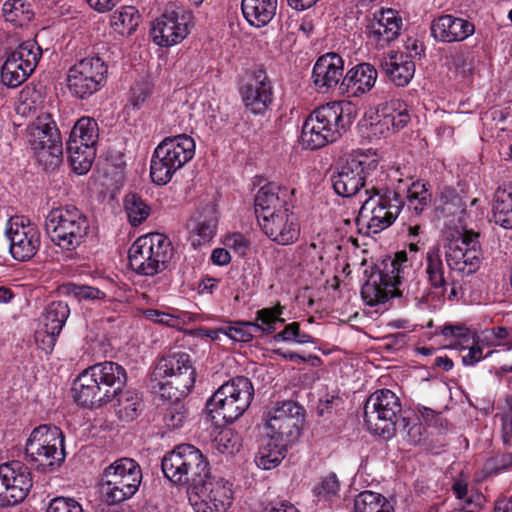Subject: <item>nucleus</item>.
<instances>
[{
  "instance_id": "nucleus-1",
  "label": "nucleus",
  "mask_w": 512,
  "mask_h": 512,
  "mask_svg": "<svg viewBox=\"0 0 512 512\" xmlns=\"http://www.w3.org/2000/svg\"><path fill=\"white\" fill-rule=\"evenodd\" d=\"M355 117V106L348 101L330 102L316 108L302 126V145L315 150L335 142Z\"/></svg>"
},
{
  "instance_id": "nucleus-2",
  "label": "nucleus",
  "mask_w": 512,
  "mask_h": 512,
  "mask_svg": "<svg viewBox=\"0 0 512 512\" xmlns=\"http://www.w3.org/2000/svg\"><path fill=\"white\" fill-rule=\"evenodd\" d=\"M126 370L118 363L104 361L82 371L75 380L73 391L77 404L101 407L113 400L116 390L126 384Z\"/></svg>"
},
{
  "instance_id": "nucleus-3",
  "label": "nucleus",
  "mask_w": 512,
  "mask_h": 512,
  "mask_svg": "<svg viewBox=\"0 0 512 512\" xmlns=\"http://www.w3.org/2000/svg\"><path fill=\"white\" fill-rule=\"evenodd\" d=\"M365 195L368 197L359 210L357 225L366 235L378 234L395 222L404 202L399 193L387 187L366 188Z\"/></svg>"
},
{
  "instance_id": "nucleus-4",
  "label": "nucleus",
  "mask_w": 512,
  "mask_h": 512,
  "mask_svg": "<svg viewBox=\"0 0 512 512\" xmlns=\"http://www.w3.org/2000/svg\"><path fill=\"white\" fill-rule=\"evenodd\" d=\"M51 241L64 251H74L86 242L90 233L87 216L75 206L51 209L45 219Z\"/></svg>"
},
{
  "instance_id": "nucleus-5",
  "label": "nucleus",
  "mask_w": 512,
  "mask_h": 512,
  "mask_svg": "<svg viewBox=\"0 0 512 512\" xmlns=\"http://www.w3.org/2000/svg\"><path fill=\"white\" fill-rule=\"evenodd\" d=\"M254 396L250 379L237 376L222 384L206 404L208 415L216 423H232L248 409Z\"/></svg>"
},
{
  "instance_id": "nucleus-6",
  "label": "nucleus",
  "mask_w": 512,
  "mask_h": 512,
  "mask_svg": "<svg viewBox=\"0 0 512 512\" xmlns=\"http://www.w3.org/2000/svg\"><path fill=\"white\" fill-rule=\"evenodd\" d=\"M195 141L186 134L164 138L155 148L150 165V176L157 185L171 181L175 172L181 169L195 155Z\"/></svg>"
},
{
  "instance_id": "nucleus-7",
  "label": "nucleus",
  "mask_w": 512,
  "mask_h": 512,
  "mask_svg": "<svg viewBox=\"0 0 512 512\" xmlns=\"http://www.w3.org/2000/svg\"><path fill=\"white\" fill-rule=\"evenodd\" d=\"M406 269L411 270L407 265L406 252L403 251L396 253L394 259L384 263L382 269L374 270L361 288L364 302L373 307L384 304L394 296L402 295L401 287Z\"/></svg>"
},
{
  "instance_id": "nucleus-8",
  "label": "nucleus",
  "mask_w": 512,
  "mask_h": 512,
  "mask_svg": "<svg viewBox=\"0 0 512 512\" xmlns=\"http://www.w3.org/2000/svg\"><path fill=\"white\" fill-rule=\"evenodd\" d=\"M174 255L171 241L160 233L139 237L130 247L131 268L139 275L155 276L165 271Z\"/></svg>"
},
{
  "instance_id": "nucleus-9",
  "label": "nucleus",
  "mask_w": 512,
  "mask_h": 512,
  "mask_svg": "<svg viewBox=\"0 0 512 512\" xmlns=\"http://www.w3.org/2000/svg\"><path fill=\"white\" fill-rule=\"evenodd\" d=\"M162 471L172 483L188 485L191 490L207 476L209 464L202 452L191 444H181L164 455Z\"/></svg>"
},
{
  "instance_id": "nucleus-10",
  "label": "nucleus",
  "mask_w": 512,
  "mask_h": 512,
  "mask_svg": "<svg viewBox=\"0 0 512 512\" xmlns=\"http://www.w3.org/2000/svg\"><path fill=\"white\" fill-rule=\"evenodd\" d=\"M142 481L140 465L131 458H120L102 474L101 493L106 504L116 505L130 499Z\"/></svg>"
},
{
  "instance_id": "nucleus-11",
  "label": "nucleus",
  "mask_w": 512,
  "mask_h": 512,
  "mask_svg": "<svg viewBox=\"0 0 512 512\" xmlns=\"http://www.w3.org/2000/svg\"><path fill=\"white\" fill-rule=\"evenodd\" d=\"M402 416L401 401L389 389L376 390L365 402V424L371 433L383 439L396 436L397 422Z\"/></svg>"
},
{
  "instance_id": "nucleus-12",
  "label": "nucleus",
  "mask_w": 512,
  "mask_h": 512,
  "mask_svg": "<svg viewBox=\"0 0 512 512\" xmlns=\"http://www.w3.org/2000/svg\"><path fill=\"white\" fill-rule=\"evenodd\" d=\"M25 454L43 471L59 468L66 456L61 429L46 424L34 428L26 441Z\"/></svg>"
},
{
  "instance_id": "nucleus-13",
  "label": "nucleus",
  "mask_w": 512,
  "mask_h": 512,
  "mask_svg": "<svg viewBox=\"0 0 512 512\" xmlns=\"http://www.w3.org/2000/svg\"><path fill=\"white\" fill-rule=\"evenodd\" d=\"M263 419L271 440L292 444L301 434L305 409L292 400L277 402L264 412Z\"/></svg>"
},
{
  "instance_id": "nucleus-14",
  "label": "nucleus",
  "mask_w": 512,
  "mask_h": 512,
  "mask_svg": "<svg viewBox=\"0 0 512 512\" xmlns=\"http://www.w3.org/2000/svg\"><path fill=\"white\" fill-rule=\"evenodd\" d=\"M192 11L170 4L151 26V38L160 47H171L182 42L194 27Z\"/></svg>"
},
{
  "instance_id": "nucleus-15",
  "label": "nucleus",
  "mask_w": 512,
  "mask_h": 512,
  "mask_svg": "<svg viewBox=\"0 0 512 512\" xmlns=\"http://www.w3.org/2000/svg\"><path fill=\"white\" fill-rule=\"evenodd\" d=\"M98 137V124L93 118L82 117L75 123L67 141V151L76 173L85 174L91 168Z\"/></svg>"
},
{
  "instance_id": "nucleus-16",
  "label": "nucleus",
  "mask_w": 512,
  "mask_h": 512,
  "mask_svg": "<svg viewBox=\"0 0 512 512\" xmlns=\"http://www.w3.org/2000/svg\"><path fill=\"white\" fill-rule=\"evenodd\" d=\"M377 161L369 155L355 151L351 153L337 172L331 175L335 193L341 197H352L365 187L367 175L376 168Z\"/></svg>"
},
{
  "instance_id": "nucleus-17",
  "label": "nucleus",
  "mask_w": 512,
  "mask_h": 512,
  "mask_svg": "<svg viewBox=\"0 0 512 512\" xmlns=\"http://www.w3.org/2000/svg\"><path fill=\"white\" fill-rule=\"evenodd\" d=\"M188 494L195 512H226L233 500L231 484L221 477L211 476L210 471Z\"/></svg>"
},
{
  "instance_id": "nucleus-18",
  "label": "nucleus",
  "mask_w": 512,
  "mask_h": 512,
  "mask_svg": "<svg viewBox=\"0 0 512 512\" xmlns=\"http://www.w3.org/2000/svg\"><path fill=\"white\" fill-rule=\"evenodd\" d=\"M444 254L450 270L463 276L475 273L482 261L479 234L465 230L444 245Z\"/></svg>"
},
{
  "instance_id": "nucleus-19",
  "label": "nucleus",
  "mask_w": 512,
  "mask_h": 512,
  "mask_svg": "<svg viewBox=\"0 0 512 512\" xmlns=\"http://www.w3.org/2000/svg\"><path fill=\"white\" fill-rule=\"evenodd\" d=\"M106 73L107 66L101 58H84L70 68L68 88L73 95L88 98L104 84Z\"/></svg>"
},
{
  "instance_id": "nucleus-20",
  "label": "nucleus",
  "mask_w": 512,
  "mask_h": 512,
  "mask_svg": "<svg viewBox=\"0 0 512 512\" xmlns=\"http://www.w3.org/2000/svg\"><path fill=\"white\" fill-rule=\"evenodd\" d=\"M153 380H170L181 393H190L196 381L191 356L185 352H173L162 357L152 373Z\"/></svg>"
},
{
  "instance_id": "nucleus-21",
  "label": "nucleus",
  "mask_w": 512,
  "mask_h": 512,
  "mask_svg": "<svg viewBox=\"0 0 512 512\" xmlns=\"http://www.w3.org/2000/svg\"><path fill=\"white\" fill-rule=\"evenodd\" d=\"M33 485L30 469L19 461L0 465V507L22 502Z\"/></svg>"
},
{
  "instance_id": "nucleus-22",
  "label": "nucleus",
  "mask_w": 512,
  "mask_h": 512,
  "mask_svg": "<svg viewBox=\"0 0 512 512\" xmlns=\"http://www.w3.org/2000/svg\"><path fill=\"white\" fill-rule=\"evenodd\" d=\"M30 144L39 163L46 167L60 164L62 142L59 130L53 122L41 123L30 129Z\"/></svg>"
},
{
  "instance_id": "nucleus-23",
  "label": "nucleus",
  "mask_w": 512,
  "mask_h": 512,
  "mask_svg": "<svg viewBox=\"0 0 512 512\" xmlns=\"http://www.w3.org/2000/svg\"><path fill=\"white\" fill-rule=\"evenodd\" d=\"M6 231L10 241V253L15 260L31 259L40 247V232L29 221L23 218L11 219Z\"/></svg>"
},
{
  "instance_id": "nucleus-24",
  "label": "nucleus",
  "mask_w": 512,
  "mask_h": 512,
  "mask_svg": "<svg viewBox=\"0 0 512 512\" xmlns=\"http://www.w3.org/2000/svg\"><path fill=\"white\" fill-rule=\"evenodd\" d=\"M403 26L402 18L394 9H382L373 14L365 27L366 37L372 45L381 49L394 41Z\"/></svg>"
},
{
  "instance_id": "nucleus-25",
  "label": "nucleus",
  "mask_w": 512,
  "mask_h": 512,
  "mask_svg": "<svg viewBox=\"0 0 512 512\" xmlns=\"http://www.w3.org/2000/svg\"><path fill=\"white\" fill-rule=\"evenodd\" d=\"M240 93L245 107L253 114L265 113L273 102V88L263 70L253 71Z\"/></svg>"
},
{
  "instance_id": "nucleus-26",
  "label": "nucleus",
  "mask_w": 512,
  "mask_h": 512,
  "mask_svg": "<svg viewBox=\"0 0 512 512\" xmlns=\"http://www.w3.org/2000/svg\"><path fill=\"white\" fill-rule=\"evenodd\" d=\"M264 234L280 245L294 243L300 234L299 223L290 210H281L280 213L265 217L258 221Z\"/></svg>"
},
{
  "instance_id": "nucleus-27",
  "label": "nucleus",
  "mask_w": 512,
  "mask_h": 512,
  "mask_svg": "<svg viewBox=\"0 0 512 512\" xmlns=\"http://www.w3.org/2000/svg\"><path fill=\"white\" fill-rule=\"evenodd\" d=\"M430 30L431 36L436 41L453 43L464 41L473 35L475 26L466 19L451 14H444L432 21Z\"/></svg>"
},
{
  "instance_id": "nucleus-28",
  "label": "nucleus",
  "mask_w": 512,
  "mask_h": 512,
  "mask_svg": "<svg viewBox=\"0 0 512 512\" xmlns=\"http://www.w3.org/2000/svg\"><path fill=\"white\" fill-rule=\"evenodd\" d=\"M217 226L218 217L214 205L208 204L197 210L187 223L191 245L197 248L210 243L216 235Z\"/></svg>"
},
{
  "instance_id": "nucleus-29",
  "label": "nucleus",
  "mask_w": 512,
  "mask_h": 512,
  "mask_svg": "<svg viewBox=\"0 0 512 512\" xmlns=\"http://www.w3.org/2000/svg\"><path fill=\"white\" fill-rule=\"evenodd\" d=\"M344 61L336 53H327L318 58L314 64L312 78L315 87L321 93L336 87L343 81Z\"/></svg>"
},
{
  "instance_id": "nucleus-30",
  "label": "nucleus",
  "mask_w": 512,
  "mask_h": 512,
  "mask_svg": "<svg viewBox=\"0 0 512 512\" xmlns=\"http://www.w3.org/2000/svg\"><path fill=\"white\" fill-rule=\"evenodd\" d=\"M379 67L387 79L398 87L407 86L415 73L412 57L401 51H390L380 59Z\"/></svg>"
},
{
  "instance_id": "nucleus-31",
  "label": "nucleus",
  "mask_w": 512,
  "mask_h": 512,
  "mask_svg": "<svg viewBox=\"0 0 512 512\" xmlns=\"http://www.w3.org/2000/svg\"><path fill=\"white\" fill-rule=\"evenodd\" d=\"M287 198L288 190L276 184L269 183L261 187L255 197L257 220L278 214L281 210H288Z\"/></svg>"
},
{
  "instance_id": "nucleus-32",
  "label": "nucleus",
  "mask_w": 512,
  "mask_h": 512,
  "mask_svg": "<svg viewBox=\"0 0 512 512\" xmlns=\"http://www.w3.org/2000/svg\"><path fill=\"white\" fill-rule=\"evenodd\" d=\"M424 273L430 289L429 296H444L448 277L439 245H433L427 250L424 258Z\"/></svg>"
},
{
  "instance_id": "nucleus-33",
  "label": "nucleus",
  "mask_w": 512,
  "mask_h": 512,
  "mask_svg": "<svg viewBox=\"0 0 512 512\" xmlns=\"http://www.w3.org/2000/svg\"><path fill=\"white\" fill-rule=\"evenodd\" d=\"M377 70L369 63H361L348 70L341 82L352 96L370 91L377 80Z\"/></svg>"
},
{
  "instance_id": "nucleus-34",
  "label": "nucleus",
  "mask_w": 512,
  "mask_h": 512,
  "mask_svg": "<svg viewBox=\"0 0 512 512\" xmlns=\"http://www.w3.org/2000/svg\"><path fill=\"white\" fill-rule=\"evenodd\" d=\"M113 396L115 403L114 412L121 421L130 422L135 420L144 408L143 399L140 393L133 389H115Z\"/></svg>"
},
{
  "instance_id": "nucleus-35",
  "label": "nucleus",
  "mask_w": 512,
  "mask_h": 512,
  "mask_svg": "<svg viewBox=\"0 0 512 512\" xmlns=\"http://www.w3.org/2000/svg\"><path fill=\"white\" fill-rule=\"evenodd\" d=\"M278 0H242L241 9L247 22L257 28L266 26L275 16Z\"/></svg>"
},
{
  "instance_id": "nucleus-36",
  "label": "nucleus",
  "mask_w": 512,
  "mask_h": 512,
  "mask_svg": "<svg viewBox=\"0 0 512 512\" xmlns=\"http://www.w3.org/2000/svg\"><path fill=\"white\" fill-rule=\"evenodd\" d=\"M491 220L505 229H512V183L503 184L495 191Z\"/></svg>"
},
{
  "instance_id": "nucleus-37",
  "label": "nucleus",
  "mask_w": 512,
  "mask_h": 512,
  "mask_svg": "<svg viewBox=\"0 0 512 512\" xmlns=\"http://www.w3.org/2000/svg\"><path fill=\"white\" fill-rule=\"evenodd\" d=\"M288 443H280L269 438L268 442L262 445L256 456V465L263 470H270L277 467L285 458Z\"/></svg>"
},
{
  "instance_id": "nucleus-38",
  "label": "nucleus",
  "mask_w": 512,
  "mask_h": 512,
  "mask_svg": "<svg viewBox=\"0 0 512 512\" xmlns=\"http://www.w3.org/2000/svg\"><path fill=\"white\" fill-rule=\"evenodd\" d=\"M354 512H395V510L384 495L365 490L356 495Z\"/></svg>"
},
{
  "instance_id": "nucleus-39",
  "label": "nucleus",
  "mask_w": 512,
  "mask_h": 512,
  "mask_svg": "<svg viewBox=\"0 0 512 512\" xmlns=\"http://www.w3.org/2000/svg\"><path fill=\"white\" fill-rule=\"evenodd\" d=\"M8 55L31 75L41 59L42 49L35 40H27Z\"/></svg>"
},
{
  "instance_id": "nucleus-40",
  "label": "nucleus",
  "mask_w": 512,
  "mask_h": 512,
  "mask_svg": "<svg viewBox=\"0 0 512 512\" xmlns=\"http://www.w3.org/2000/svg\"><path fill=\"white\" fill-rule=\"evenodd\" d=\"M70 315V308L66 302L55 301L50 303L43 314V328L50 333L61 332Z\"/></svg>"
},
{
  "instance_id": "nucleus-41",
  "label": "nucleus",
  "mask_w": 512,
  "mask_h": 512,
  "mask_svg": "<svg viewBox=\"0 0 512 512\" xmlns=\"http://www.w3.org/2000/svg\"><path fill=\"white\" fill-rule=\"evenodd\" d=\"M140 14L133 6H125L111 16V27L122 36H130L138 27Z\"/></svg>"
},
{
  "instance_id": "nucleus-42",
  "label": "nucleus",
  "mask_w": 512,
  "mask_h": 512,
  "mask_svg": "<svg viewBox=\"0 0 512 512\" xmlns=\"http://www.w3.org/2000/svg\"><path fill=\"white\" fill-rule=\"evenodd\" d=\"M30 4L24 0H7L2 6V16L5 21L16 27H22L33 18Z\"/></svg>"
},
{
  "instance_id": "nucleus-43",
  "label": "nucleus",
  "mask_w": 512,
  "mask_h": 512,
  "mask_svg": "<svg viewBox=\"0 0 512 512\" xmlns=\"http://www.w3.org/2000/svg\"><path fill=\"white\" fill-rule=\"evenodd\" d=\"M425 427L414 418L403 415L397 422L396 435L408 445H418L425 439Z\"/></svg>"
},
{
  "instance_id": "nucleus-44",
  "label": "nucleus",
  "mask_w": 512,
  "mask_h": 512,
  "mask_svg": "<svg viewBox=\"0 0 512 512\" xmlns=\"http://www.w3.org/2000/svg\"><path fill=\"white\" fill-rule=\"evenodd\" d=\"M283 307L280 305L263 308L256 312L255 320L252 321L256 325L255 332L260 331L264 334H272L276 331L278 324H284L285 320L281 318Z\"/></svg>"
},
{
  "instance_id": "nucleus-45",
  "label": "nucleus",
  "mask_w": 512,
  "mask_h": 512,
  "mask_svg": "<svg viewBox=\"0 0 512 512\" xmlns=\"http://www.w3.org/2000/svg\"><path fill=\"white\" fill-rule=\"evenodd\" d=\"M438 209L444 217L457 218L462 221L465 213V203L462 198L451 188H444L440 193Z\"/></svg>"
},
{
  "instance_id": "nucleus-46",
  "label": "nucleus",
  "mask_w": 512,
  "mask_h": 512,
  "mask_svg": "<svg viewBox=\"0 0 512 512\" xmlns=\"http://www.w3.org/2000/svg\"><path fill=\"white\" fill-rule=\"evenodd\" d=\"M30 76L26 68H22L14 58L7 56L5 62L1 67V82L9 88H16L27 80Z\"/></svg>"
},
{
  "instance_id": "nucleus-47",
  "label": "nucleus",
  "mask_w": 512,
  "mask_h": 512,
  "mask_svg": "<svg viewBox=\"0 0 512 512\" xmlns=\"http://www.w3.org/2000/svg\"><path fill=\"white\" fill-rule=\"evenodd\" d=\"M145 318L151 322L166 325L168 327L180 329L189 319L186 312L171 309V312H164L157 309H147L143 312Z\"/></svg>"
},
{
  "instance_id": "nucleus-48",
  "label": "nucleus",
  "mask_w": 512,
  "mask_h": 512,
  "mask_svg": "<svg viewBox=\"0 0 512 512\" xmlns=\"http://www.w3.org/2000/svg\"><path fill=\"white\" fill-rule=\"evenodd\" d=\"M387 117L386 123L389 124L393 132H398L410 122L411 117L405 104L399 100L391 101L383 109Z\"/></svg>"
},
{
  "instance_id": "nucleus-49",
  "label": "nucleus",
  "mask_w": 512,
  "mask_h": 512,
  "mask_svg": "<svg viewBox=\"0 0 512 512\" xmlns=\"http://www.w3.org/2000/svg\"><path fill=\"white\" fill-rule=\"evenodd\" d=\"M408 206L415 214H421L431 201V194L427 183L423 181L413 182L407 190Z\"/></svg>"
},
{
  "instance_id": "nucleus-50",
  "label": "nucleus",
  "mask_w": 512,
  "mask_h": 512,
  "mask_svg": "<svg viewBox=\"0 0 512 512\" xmlns=\"http://www.w3.org/2000/svg\"><path fill=\"white\" fill-rule=\"evenodd\" d=\"M125 212L133 226L141 224L150 214V207L136 194H128L124 199Z\"/></svg>"
},
{
  "instance_id": "nucleus-51",
  "label": "nucleus",
  "mask_w": 512,
  "mask_h": 512,
  "mask_svg": "<svg viewBox=\"0 0 512 512\" xmlns=\"http://www.w3.org/2000/svg\"><path fill=\"white\" fill-rule=\"evenodd\" d=\"M256 325L252 321H235L225 324L222 334L236 342H249L255 333Z\"/></svg>"
},
{
  "instance_id": "nucleus-52",
  "label": "nucleus",
  "mask_w": 512,
  "mask_h": 512,
  "mask_svg": "<svg viewBox=\"0 0 512 512\" xmlns=\"http://www.w3.org/2000/svg\"><path fill=\"white\" fill-rule=\"evenodd\" d=\"M442 334L454 348L466 349L474 343V333L463 326H445L442 329Z\"/></svg>"
},
{
  "instance_id": "nucleus-53",
  "label": "nucleus",
  "mask_w": 512,
  "mask_h": 512,
  "mask_svg": "<svg viewBox=\"0 0 512 512\" xmlns=\"http://www.w3.org/2000/svg\"><path fill=\"white\" fill-rule=\"evenodd\" d=\"M275 341H282L287 343L306 344L313 343V338L310 334L301 331L300 323L292 322L285 325L284 329L274 335Z\"/></svg>"
},
{
  "instance_id": "nucleus-54",
  "label": "nucleus",
  "mask_w": 512,
  "mask_h": 512,
  "mask_svg": "<svg viewBox=\"0 0 512 512\" xmlns=\"http://www.w3.org/2000/svg\"><path fill=\"white\" fill-rule=\"evenodd\" d=\"M214 445L220 453L232 455L239 451L241 440L233 430L224 429L216 436Z\"/></svg>"
},
{
  "instance_id": "nucleus-55",
  "label": "nucleus",
  "mask_w": 512,
  "mask_h": 512,
  "mask_svg": "<svg viewBox=\"0 0 512 512\" xmlns=\"http://www.w3.org/2000/svg\"><path fill=\"white\" fill-rule=\"evenodd\" d=\"M186 418L187 413L184 405L181 402H174L166 408L163 420L169 429H178L182 427Z\"/></svg>"
},
{
  "instance_id": "nucleus-56",
  "label": "nucleus",
  "mask_w": 512,
  "mask_h": 512,
  "mask_svg": "<svg viewBox=\"0 0 512 512\" xmlns=\"http://www.w3.org/2000/svg\"><path fill=\"white\" fill-rule=\"evenodd\" d=\"M450 65L456 73L466 78L472 74L473 57L468 50L461 49L451 56Z\"/></svg>"
},
{
  "instance_id": "nucleus-57",
  "label": "nucleus",
  "mask_w": 512,
  "mask_h": 512,
  "mask_svg": "<svg viewBox=\"0 0 512 512\" xmlns=\"http://www.w3.org/2000/svg\"><path fill=\"white\" fill-rule=\"evenodd\" d=\"M69 293L79 301H99L106 298V294L100 289L87 285L70 284Z\"/></svg>"
},
{
  "instance_id": "nucleus-58",
  "label": "nucleus",
  "mask_w": 512,
  "mask_h": 512,
  "mask_svg": "<svg viewBox=\"0 0 512 512\" xmlns=\"http://www.w3.org/2000/svg\"><path fill=\"white\" fill-rule=\"evenodd\" d=\"M340 490V482L334 473L325 476L321 482L314 488V492L324 499H331L336 496Z\"/></svg>"
},
{
  "instance_id": "nucleus-59",
  "label": "nucleus",
  "mask_w": 512,
  "mask_h": 512,
  "mask_svg": "<svg viewBox=\"0 0 512 512\" xmlns=\"http://www.w3.org/2000/svg\"><path fill=\"white\" fill-rule=\"evenodd\" d=\"M507 410L500 415L501 438L505 446L512 444V398L506 399Z\"/></svg>"
},
{
  "instance_id": "nucleus-60",
  "label": "nucleus",
  "mask_w": 512,
  "mask_h": 512,
  "mask_svg": "<svg viewBox=\"0 0 512 512\" xmlns=\"http://www.w3.org/2000/svg\"><path fill=\"white\" fill-rule=\"evenodd\" d=\"M47 512H83V508L73 498L57 497L50 502Z\"/></svg>"
},
{
  "instance_id": "nucleus-61",
  "label": "nucleus",
  "mask_w": 512,
  "mask_h": 512,
  "mask_svg": "<svg viewBox=\"0 0 512 512\" xmlns=\"http://www.w3.org/2000/svg\"><path fill=\"white\" fill-rule=\"evenodd\" d=\"M157 384L153 386L155 389L158 387L159 395L169 401L179 402V399L187 396L189 393H181L175 389V385L170 384V380H155Z\"/></svg>"
},
{
  "instance_id": "nucleus-62",
  "label": "nucleus",
  "mask_w": 512,
  "mask_h": 512,
  "mask_svg": "<svg viewBox=\"0 0 512 512\" xmlns=\"http://www.w3.org/2000/svg\"><path fill=\"white\" fill-rule=\"evenodd\" d=\"M224 244L238 255H245L249 247V241L241 233L228 235L225 238Z\"/></svg>"
},
{
  "instance_id": "nucleus-63",
  "label": "nucleus",
  "mask_w": 512,
  "mask_h": 512,
  "mask_svg": "<svg viewBox=\"0 0 512 512\" xmlns=\"http://www.w3.org/2000/svg\"><path fill=\"white\" fill-rule=\"evenodd\" d=\"M58 336L59 333L52 334L43 328V330L36 333V342L43 351L49 353L53 350Z\"/></svg>"
},
{
  "instance_id": "nucleus-64",
  "label": "nucleus",
  "mask_w": 512,
  "mask_h": 512,
  "mask_svg": "<svg viewBox=\"0 0 512 512\" xmlns=\"http://www.w3.org/2000/svg\"><path fill=\"white\" fill-rule=\"evenodd\" d=\"M466 349H468V353L462 358V362L466 366H472L493 353V351H489L485 356H483L481 347L476 345L475 342L470 344L469 347H466Z\"/></svg>"
}]
</instances>
